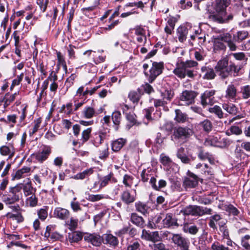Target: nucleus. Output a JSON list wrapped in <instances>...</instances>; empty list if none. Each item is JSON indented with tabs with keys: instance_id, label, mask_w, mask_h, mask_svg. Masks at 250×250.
I'll list each match as a JSON object with an SVG mask.
<instances>
[{
	"instance_id": "obj_37",
	"label": "nucleus",
	"mask_w": 250,
	"mask_h": 250,
	"mask_svg": "<svg viewBox=\"0 0 250 250\" xmlns=\"http://www.w3.org/2000/svg\"><path fill=\"white\" fill-rule=\"evenodd\" d=\"M249 35V33L246 31H239L235 35H233V39L238 42H241L243 40L246 39Z\"/></svg>"
},
{
	"instance_id": "obj_52",
	"label": "nucleus",
	"mask_w": 250,
	"mask_h": 250,
	"mask_svg": "<svg viewBox=\"0 0 250 250\" xmlns=\"http://www.w3.org/2000/svg\"><path fill=\"white\" fill-rule=\"evenodd\" d=\"M164 100L170 101L174 96V91L171 89H166L161 93Z\"/></svg>"
},
{
	"instance_id": "obj_14",
	"label": "nucleus",
	"mask_w": 250,
	"mask_h": 250,
	"mask_svg": "<svg viewBox=\"0 0 250 250\" xmlns=\"http://www.w3.org/2000/svg\"><path fill=\"white\" fill-rule=\"evenodd\" d=\"M70 215L68 210L62 208H56L54 211V215L61 220H66Z\"/></svg>"
},
{
	"instance_id": "obj_26",
	"label": "nucleus",
	"mask_w": 250,
	"mask_h": 250,
	"mask_svg": "<svg viewBox=\"0 0 250 250\" xmlns=\"http://www.w3.org/2000/svg\"><path fill=\"white\" fill-rule=\"evenodd\" d=\"M0 153L3 156H8V158H12L15 154V150L13 146H3L0 147Z\"/></svg>"
},
{
	"instance_id": "obj_32",
	"label": "nucleus",
	"mask_w": 250,
	"mask_h": 250,
	"mask_svg": "<svg viewBox=\"0 0 250 250\" xmlns=\"http://www.w3.org/2000/svg\"><path fill=\"white\" fill-rule=\"evenodd\" d=\"M229 63L232 72V76L234 77L238 76L240 70L243 67V65L242 63H236L231 61Z\"/></svg>"
},
{
	"instance_id": "obj_28",
	"label": "nucleus",
	"mask_w": 250,
	"mask_h": 250,
	"mask_svg": "<svg viewBox=\"0 0 250 250\" xmlns=\"http://www.w3.org/2000/svg\"><path fill=\"white\" fill-rule=\"evenodd\" d=\"M111 118L114 124L115 130H118L121 121V114L120 112L115 111L111 115Z\"/></svg>"
},
{
	"instance_id": "obj_20",
	"label": "nucleus",
	"mask_w": 250,
	"mask_h": 250,
	"mask_svg": "<svg viewBox=\"0 0 250 250\" xmlns=\"http://www.w3.org/2000/svg\"><path fill=\"white\" fill-rule=\"evenodd\" d=\"M223 108L228 113L232 115H236L239 112L238 107L235 104L231 103L223 104Z\"/></svg>"
},
{
	"instance_id": "obj_53",
	"label": "nucleus",
	"mask_w": 250,
	"mask_h": 250,
	"mask_svg": "<svg viewBox=\"0 0 250 250\" xmlns=\"http://www.w3.org/2000/svg\"><path fill=\"white\" fill-rule=\"evenodd\" d=\"M250 235H246L241 238V245L245 250H250Z\"/></svg>"
},
{
	"instance_id": "obj_43",
	"label": "nucleus",
	"mask_w": 250,
	"mask_h": 250,
	"mask_svg": "<svg viewBox=\"0 0 250 250\" xmlns=\"http://www.w3.org/2000/svg\"><path fill=\"white\" fill-rule=\"evenodd\" d=\"M221 220V217L219 214H215L210 217L209 219L208 225L213 229H217V226L215 222H217Z\"/></svg>"
},
{
	"instance_id": "obj_54",
	"label": "nucleus",
	"mask_w": 250,
	"mask_h": 250,
	"mask_svg": "<svg viewBox=\"0 0 250 250\" xmlns=\"http://www.w3.org/2000/svg\"><path fill=\"white\" fill-rule=\"evenodd\" d=\"M242 133V129L238 126L233 125L231 126L229 129L227 131V134L229 135L230 134H235L239 135Z\"/></svg>"
},
{
	"instance_id": "obj_35",
	"label": "nucleus",
	"mask_w": 250,
	"mask_h": 250,
	"mask_svg": "<svg viewBox=\"0 0 250 250\" xmlns=\"http://www.w3.org/2000/svg\"><path fill=\"white\" fill-rule=\"evenodd\" d=\"M175 112L176 116L174 119L177 122L183 123L187 120L188 118L187 115L183 113L180 109H176Z\"/></svg>"
},
{
	"instance_id": "obj_29",
	"label": "nucleus",
	"mask_w": 250,
	"mask_h": 250,
	"mask_svg": "<svg viewBox=\"0 0 250 250\" xmlns=\"http://www.w3.org/2000/svg\"><path fill=\"white\" fill-rule=\"evenodd\" d=\"M199 126L207 133L210 132L213 128L212 123L208 119H205L204 121L200 122Z\"/></svg>"
},
{
	"instance_id": "obj_39",
	"label": "nucleus",
	"mask_w": 250,
	"mask_h": 250,
	"mask_svg": "<svg viewBox=\"0 0 250 250\" xmlns=\"http://www.w3.org/2000/svg\"><path fill=\"white\" fill-rule=\"evenodd\" d=\"M78 219L71 217L69 220L65 221V225L69 229L73 231L78 228Z\"/></svg>"
},
{
	"instance_id": "obj_22",
	"label": "nucleus",
	"mask_w": 250,
	"mask_h": 250,
	"mask_svg": "<svg viewBox=\"0 0 250 250\" xmlns=\"http://www.w3.org/2000/svg\"><path fill=\"white\" fill-rule=\"evenodd\" d=\"M143 92L140 88H138L136 90L131 91L128 94V98L134 104H138Z\"/></svg>"
},
{
	"instance_id": "obj_55",
	"label": "nucleus",
	"mask_w": 250,
	"mask_h": 250,
	"mask_svg": "<svg viewBox=\"0 0 250 250\" xmlns=\"http://www.w3.org/2000/svg\"><path fill=\"white\" fill-rule=\"evenodd\" d=\"M6 216L9 218L17 221L18 222H21L23 221V217L21 213L17 212L16 214L8 212Z\"/></svg>"
},
{
	"instance_id": "obj_46",
	"label": "nucleus",
	"mask_w": 250,
	"mask_h": 250,
	"mask_svg": "<svg viewBox=\"0 0 250 250\" xmlns=\"http://www.w3.org/2000/svg\"><path fill=\"white\" fill-rule=\"evenodd\" d=\"M93 173V169L92 168H89L85 169L83 171L78 173L75 176V178L77 179H83L89 176Z\"/></svg>"
},
{
	"instance_id": "obj_24",
	"label": "nucleus",
	"mask_w": 250,
	"mask_h": 250,
	"mask_svg": "<svg viewBox=\"0 0 250 250\" xmlns=\"http://www.w3.org/2000/svg\"><path fill=\"white\" fill-rule=\"evenodd\" d=\"M130 221L134 225L141 228L144 226L145 220L142 217L139 216L136 213H131Z\"/></svg>"
},
{
	"instance_id": "obj_5",
	"label": "nucleus",
	"mask_w": 250,
	"mask_h": 250,
	"mask_svg": "<svg viewBox=\"0 0 250 250\" xmlns=\"http://www.w3.org/2000/svg\"><path fill=\"white\" fill-rule=\"evenodd\" d=\"M192 133L189 128L178 127L174 129L173 136L176 140H185L189 138Z\"/></svg>"
},
{
	"instance_id": "obj_23",
	"label": "nucleus",
	"mask_w": 250,
	"mask_h": 250,
	"mask_svg": "<svg viewBox=\"0 0 250 250\" xmlns=\"http://www.w3.org/2000/svg\"><path fill=\"white\" fill-rule=\"evenodd\" d=\"M183 230L185 233L196 235L199 231V228L195 225H191L188 223L183 224Z\"/></svg>"
},
{
	"instance_id": "obj_50",
	"label": "nucleus",
	"mask_w": 250,
	"mask_h": 250,
	"mask_svg": "<svg viewBox=\"0 0 250 250\" xmlns=\"http://www.w3.org/2000/svg\"><path fill=\"white\" fill-rule=\"evenodd\" d=\"M107 198L105 195L102 194H90L86 198L87 200L91 202H97L100 200Z\"/></svg>"
},
{
	"instance_id": "obj_40",
	"label": "nucleus",
	"mask_w": 250,
	"mask_h": 250,
	"mask_svg": "<svg viewBox=\"0 0 250 250\" xmlns=\"http://www.w3.org/2000/svg\"><path fill=\"white\" fill-rule=\"evenodd\" d=\"M145 237L147 240L153 242L159 241L161 239L158 231H153L150 233L146 232Z\"/></svg>"
},
{
	"instance_id": "obj_8",
	"label": "nucleus",
	"mask_w": 250,
	"mask_h": 250,
	"mask_svg": "<svg viewBox=\"0 0 250 250\" xmlns=\"http://www.w3.org/2000/svg\"><path fill=\"white\" fill-rule=\"evenodd\" d=\"M83 238L84 241L96 247L100 246L102 243V236L96 233H87L84 236Z\"/></svg>"
},
{
	"instance_id": "obj_15",
	"label": "nucleus",
	"mask_w": 250,
	"mask_h": 250,
	"mask_svg": "<svg viewBox=\"0 0 250 250\" xmlns=\"http://www.w3.org/2000/svg\"><path fill=\"white\" fill-rule=\"evenodd\" d=\"M98 114L95 109L90 106H85L82 111V116L85 119H91Z\"/></svg>"
},
{
	"instance_id": "obj_16",
	"label": "nucleus",
	"mask_w": 250,
	"mask_h": 250,
	"mask_svg": "<svg viewBox=\"0 0 250 250\" xmlns=\"http://www.w3.org/2000/svg\"><path fill=\"white\" fill-rule=\"evenodd\" d=\"M180 212L185 215L199 216V206H188L182 209Z\"/></svg>"
},
{
	"instance_id": "obj_27",
	"label": "nucleus",
	"mask_w": 250,
	"mask_h": 250,
	"mask_svg": "<svg viewBox=\"0 0 250 250\" xmlns=\"http://www.w3.org/2000/svg\"><path fill=\"white\" fill-rule=\"evenodd\" d=\"M150 184L152 188L156 190H159L161 188L165 187L167 186V182L164 180H160L158 182V185H156V179L154 177H151Z\"/></svg>"
},
{
	"instance_id": "obj_30",
	"label": "nucleus",
	"mask_w": 250,
	"mask_h": 250,
	"mask_svg": "<svg viewBox=\"0 0 250 250\" xmlns=\"http://www.w3.org/2000/svg\"><path fill=\"white\" fill-rule=\"evenodd\" d=\"M82 232L78 231L68 233V240L70 243H77L83 238Z\"/></svg>"
},
{
	"instance_id": "obj_38",
	"label": "nucleus",
	"mask_w": 250,
	"mask_h": 250,
	"mask_svg": "<svg viewBox=\"0 0 250 250\" xmlns=\"http://www.w3.org/2000/svg\"><path fill=\"white\" fill-rule=\"evenodd\" d=\"M30 170L31 168L29 167H23L16 171L15 174L13 176L12 180L21 179L24 174L29 173Z\"/></svg>"
},
{
	"instance_id": "obj_49",
	"label": "nucleus",
	"mask_w": 250,
	"mask_h": 250,
	"mask_svg": "<svg viewBox=\"0 0 250 250\" xmlns=\"http://www.w3.org/2000/svg\"><path fill=\"white\" fill-rule=\"evenodd\" d=\"M151 169L150 168H147L144 169L141 173L142 180L144 182H147L148 179H151L152 176Z\"/></svg>"
},
{
	"instance_id": "obj_51",
	"label": "nucleus",
	"mask_w": 250,
	"mask_h": 250,
	"mask_svg": "<svg viewBox=\"0 0 250 250\" xmlns=\"http://www.w3.org/2000/svg\"><path fill=\"white\" fill-rule=\"evenodd\" d=\"M91 131V127L87 128L83 131L81 140L83 143H85L89 139Z\"/></svg>"
},
{
	"instance_id": "obj_1",
	"label": "nucleus",
	"mask_w": 250,
	"mask_h": 250,
	"mask_svg": "<svg viewBox=\"0 0 250 250\" xmlns=\"http://www.w3.org/2000/svg\"><path fill=\"white\" fill-rule=\"evenodd\" d=\"M230 0H215L214 9L216 13L209 16V19L219 23H227L233 19L231 13L228 14L226 8L230 4Z\"/></svg>"
},
{
	"instance_id": "obj_47",
	"label": "nucleus",
	"mask_w": 250,
	"mask_h": 250,
	"mask_svg": "<svg viewBox=\"0 0 250 250\" xmlns=\"http://www.w3.org/2000/svg\"><path fill=\"white\" fill-rule=\"evenodd\" d=\"M219 226V230L223 233V237L224 238L229 239V230L226 226V222L222 221L218 223Z\"/></svg>"
},
{
	"instance_id": "obj_34",
	"label": "nucleus",
	"mask_w": 250,
	"mask_h": 250,
	"mask_svg": "<svg viewBox=\"0 0 250 250\" xmlns=\"http://www.w3.org/2000/svg\"><path fill=\"white\" fill-rule=\"evenodd\" d=\"M113 174L110 173L108 175L104 176L101 179V183L100 184V188L105 187L109 182L112 181L113 182L116 183L117 180L115 178L113 177Z\"/></svg>"
},
{
	"instance_id": "obj_25",
	"label": "nucleus",
	"mask_w": 250,
	"mask_h": 250,
	"mask_svg": "<svg viewBox=\"0 0 250 250\" xmlns=\"http://www.w3.org/2000/svg\"><path fill=\"white\" fill-rule=\"evenodd\" d=\"M186 67L184 65V62L177 64L176 67L174 69L173 72L178 77L183 79L185 78Z\"/></svg>"
},
{
	"instance_id": "obj_57",
	"label": "nucleus",
	"mask_w": 250,
	"mask_h": 250,
	"mask_svg": "<svg viewBox=\"0 0 250 250\" xmlns=\"http://www.w3.org/2000/svg\"><path fill=\"white\" fill-rule=\"evenodd\" d=\"M38 201V198L34 193L26 199V204L31 207H34L37 205Z\"/></svg>"
},
{
	"instance_id": "obj_11",
	"label": "nucleus",
	"mask_w": 250,
	"mask_h": 250,
	"mask_svg": "<svg viewBox=\"0 0 250 250\" xmlns=\"http://www.w3.org/2000/svg\"><path fill=\"white\" fill-rule=\"evenodd\" d=\"M51 152V147L48 146H44L41 151L35 154L36 159L40 163L46 160Z\"/></svg>"
},
{
	"instance_id": "obj_45",
	"label": "nucleus",
	"mask_w": 250,
	"mask_h": 250,
	"mask_svg": "<svg viewBox=\"0 0 250 250\" xmlns=\"http://www.w3.org/2000/svg\"><path fill=\"white\" fill-rule=\"evenodd\" d=\"M208 111L211 113L215 114L219 119L223 118L224 113L221 108L218 105H215L208 109Z\"/></svg>"
},
{
	"instance_id": "obj_61",
	"label": "nucleus",
	"mask_w": 250,
	"mask_h": 250,
	"mask_svg": "<svg viewBox=\"0 0 250 250\" xmlns=\"http://www.w3.org/2000/svg\"><path fill=\"white\" fill-rule=\"evenodd\" d=\"M212 209L199 206V216H203L205 214H211Z\"/></svg>"
},
{
	"instance_id": "obj_12",
	"label": "nucleus",
	"mask_w": 250,
	"mask_h": 250,
	"mask_svg": "<svg viewBox=\"0 0 250 250\" xmlns=\"http://www.w3.org/2000/svg\"><path fill=\"white\" fill-rule=\"evenodd\" d=\"M102 243L112 247H116L118 245V238L111 234L105 233L102 235Z\"/></svg>"
},
{
	"instance_id": "obj_6",
	"label": "nucleus",
	"mask_w": 250,
	"mask_h": 250,
	"mask_svg": "<svg viewBox=\"0 0 250 250\" xmlns=\"http://www.w3.org/2000/svg\"><path fill=\"white\" fill-rule=\"evenodd\" d=\"M172 242L182 250H188L190 242L189 240L180 234H172Z\"/></svg>"
},
{
	"instance_id": "obj_21",
	"label": "nucleus",
	"mask_w": 250,
	"mask_h": 250,
	"mask_svg": "<svg viewBox=\"0 0 250 250\" xmlns=\"http://www.w3.org/2000/svg\"><path fill=\"white\" fill-rule=\"evenodd\" d=\"M237 95L236 87L232 84H229L226 90L225 97L229 100H233L235 99Z\"/></svg>"
},
{
	"instance_id": "obj_31",
	"label": "nucleus",
	"mask_w": 250,
	"mask_h": 250,
	"mask_svg": "<svg viewBox=\"0 0 250 250\" xmlns=\"http://www.w3.org/2000/svg\"><path fill=\"white\" fill-rule=\"evenodd\" d=\"M126 141L123 138H119L112 143V149L113 151L117 152L119 151L125 145Z\"/></svg>"
},
{
	"instance_id": "obj_44",
	"label": "nucleus",
	"mask_w": 250,
	"mask_h": 250,
	"mask_svg": "<svg viewBox=\"0 0 250 250\" xmlns=\"http://www.w3.org/2000/svg\"><path fill=\"white\" fill-rule=\"evenodd\" d=\"M242 98L244 100H247L250 98V85H247L242 86L240 92Z\"/></svg>"
},
{
	"instance_id": "obj_62",
	"label": "nucleus",
	"mask_w": 250,
	"mask_h": 250,
	"mask_svg": "<svg viewBox=\"0 0 250 250\" xmlns=\"http://www.w3.org/2000/svg\"><path fill=\"white\" fill-rule=\"evenodd\" d=\"M99 157L101 159H104L108 156V148L105 147L102 149L99 150L98 151Z\"/></svg>"
},
{
	"instance_id": "obj_42",
	"label": "nucleus",
	"mask_w": 250,
	"mask_h": 250,
	"mask_svg": "<svg viewBox=\"0 0 250 250\" xmlns=\"http://www.w3.org/2000/svg\"><path fill=\"white\" fill-rule=\"evenodd\" d=\"M178 39L180 42H183L187 38L188 29L185 27H180L177 29Z\"/></svg>"
},
{
	"instance_id": "obj_58",
	"label": "nucleus",
	"mask_w": 250,
	"mask_h": 250,
	"mask_svg": "<svg viewBox=\"0 0 250 250\" xmlns=\"http://www.w3.org/2000/svg\"><path fill=\"white\" fill-rule=\"evenodd\" d=\"M72 104L68 103L65 105H63L61 109L60 112L64 113L66 115H69L72 113Z\"/></svg>"
},
{
	"instance_id": "obj_2",
	"label": "nucleus",
	"mask_w": 250,
	"mask_h": 250,
	"mask_svg": "<svg viewBox=\"0 0 250 250\" xmlns=\"http://www.w3.org/2000/svg\"><path fill=\"white\" fill-rule=\"evenodd\" d=\"M215 70L217 74L223 79L232 76V72L227 58H224L219 60L215 66Z\"/></svg>"
},
{
	"instance_id": "obj_48",
	"label": "nucleus",
	"mask_w": 250,
	"mask_h": 250,
	"mask_svg": "<svg viewBox=\"0 0 250 250\" xmlns=\"http://www.w3.org/2000/svg\"><path fill=\"white\" fill-rule=\"evenodd\" d=\"M182 151H185L183 147H180L177 151V156L184 164H188L190 162V159L186 155V154H180Z\"/></svg>"
},
{
	"instance_id": "obj_33",
	"label": "nucleus",
	"mask_w": 250,
	"mask_h": 250,
	"mask_svg": "<svg viewBox=\"0 0 250 250\" xmlns=\"http://www.w3.org/2000/svg\"><path fill=\"white\" fill-rule=\"evenodd\" d=\"M198 156L202 160H205L207 159L211 164H214V159L213 157L208 152H206L204 150L201 149L200 150L198 154Z\"/></svg>"
},
{
	"instance_id": "obj_4",
	"label": "nucleus",
	"mask_w": 250,
	"mask_h": 250,
	"mask_svg": "<svg viewBox=\"0 0 250 250\" xmlns=\"http://www.w3.org/2000/svg\"><path fill=\"white\" fill-rule=\"evenodd\" d=\"M164 68L163 62H153L148 72H145V75L148 77L149 83H152L155 79L160 75Z\"/></svg>"
},
{
	"instance_id": "obj_63",
	"label": "nucleus",
	"mask_w": 250,
	"mask_h": 250,
	"mask_svg": "<svg viewBox=\"0 0 250 250\" xmlns=\"http://www.w3.org/2000/svg\"><path fill=\"white\" fill-rule=\"evenodd\" d=\"M132 177L130 175L125 174L124 176L123 183L127 187H130L132 184Z\"/></svg>"
},
{
	"instance_id": "obj_56",
	"label": "nucleus",
	"mask_w": 250,
	"mask_h": 250,
	"mask_svg": "<svg viewBox=\"0 0 250 250\" xmlns=\"http://www.w3.org/2000/svg\"><path fill=\"white\" fill-rule=\"evenodd\" d=\"M57 58L58 61V65L62 66L63 70L65 71H67V66L66 64L65 61L63 56L62 55L61 52H58L57 53Z\"/></svg>"
},
{
	"instance_id": "obj_41",
	"label": "nucleus",
	"mask_w": 250,
	"mask_h": 250,
	"mask_svg": "<svg viewBox=\"0 0 250 250\" xmlns=\"http://www.w3.org/2000/svg\"><path fill=\"white\" fill-rule=\"evenodd\" d=\"M121 199L125 203L129 204L135 201V198L131 195L128 191H125L123 192Z\"/></svg>"
},
{
	"instance_id": "obj_19",
	"label": "nucleus",
	"mask_w": 250,
	"mask_h": 250,
	"mask_svg": "<svg viewBox=\"0 0 250 250\" xmlns=\"http://www.w3.org/2000/svg\"><path fill=\"white\" fill-rule=\"evenodd\" d=\"M201 72L204 79H213L216 76L214 70L212 68L207 66H203L201 68Z\"/></svg>"
},
{
	"instance_id": "obj_9",
	"label": "nucleus",
	"mask_w": 250,
	"mask_h": 250,
	"mask_svg": "<svg viewBox=\"0 0 250 250\" xmlns=\"http://www.w3.org/2000/svg\"><path fill=\"white\" fill-rule=\"evenodd\" d=\"M198 183L197 176L191 172H188V177L184 179L183 186L186 188H195Z\"/></svg>"
},
{
	"instance_id": "obj_10",
	"label": "nucleus",
	"mask_w": 250,
	"mask_h": 250,
	"mask_svg": "<svg viewBox=\"0 0 250 250\" xmlns=\"http://www.w3.org/2000/svg\"><path fill=\"white\" fill-rule=\"evenodd\" d=\"M197 93L194 91L186 90L182 93L180 99L182 101L185 102L186 104L188 105L194 102Z\"/></svg>"
},
{
	"instance_id": "obj_64",
	"label": "nucleus",
	"mask_w": 250,
	"mask_h": 250,
	"mask_svg": "<svg viewBox=\"0 0 250 250\" xmlns=\"http://www.w3.org/2000/svg\"><path fill=\"white\" fill-rule=\"evenodd\" d=\"M125 116L126 119L130 123V125H133L136 123L135 115L133 113L130 112L126 113Z\"/></svg>"
},
{
	"instance_id": "obj_3",
	"label": "nucleus",
	"mask_w": 250,
	"mask_h": 250,
	"mask_svg": "<svg viewBox=\"0 0 250 250\" xmlns=\"http://www.w3.org/2000/svg\"><path fill=\"white\" fill-rule=\"evenodd\" d=\"M21 188L19 186L11 187L9 189V193L3 194L2 195V201L7 205H12L20 200L19 193Z\"/></svg>"
},
{
	"instance_id": "obj_17",
	"label": "nucleus",
	"mask_w": 250,
	"mask_h": 250,
	"mask_svg": "<svg viewBox=\"0 0 250 250\" xmlns=\"http://www.w3.org/2000/svg\"><path fill=\"white\" fill-rule=\"evenodd\" d=\"M163 227L165 228H168L172 226H178L177 220L173 217L171 213H167L166 217L163 220Z\"/></svg>"
},
{
	"instance_id": "obj_7",
	"label": "nucleus",
	"mask_w": 250,
	"mask_h": 250,
	"mask_svg": "<svg viewBox=\"0 0 250 250\" xmlns=\"http://www.w3.org/2000/svg\"><path fill=\"white\" fill-rule=\"evenodd\" d=\"M215 93V90H207L201 95V103L204 107L208 105H211L214 103L215 100L214 95Z\"/></svg>"
},
{
	"instance_id": "obj_18",
	"label": "nucleus",
	"mask_w": 250,
	"mask_h": 250,
	"mask_svg": "<svg viewBox=\"0 0 250 250\" xmlns=\"http://www.w3.org/2000/svg\"><path fill=\"white\" fill-rule=\"evenodd\" d=\"M17 186H19L23 189L24 194L25 196H28L35 193L36 189L34 188L32 186L31 181H29L25 184H21Z\"/></svg>"
},
{
	"instance_id": "obj_59",
	"label": "nucleus",
	"mask_w": 250,
	"mask_h": 250,
	"mask_svg": "<svg viewBox=\"0 0 250 250\" xmlns=\"http://www.w3.org/2000/svg\"><path fill=\"white\" fill-rule=\"evenodd\" d=\"M42 123L41 118H39L37 119H36L34 121V127L33 128L32 131L30 132V135H33L35 133H36L40 127L41 124Z\"/></svg>"
},
{
	"instance_id": "obj_36",
	"label": "nucleus",
	"mask_w": 250,
	"mask_h": 250,
	"mask_svg": "<svg viewBox=\"0 0 250 250\" xmlns=\"http://www.w3.org/2000/svg\"><path fill=\"white\" fill-rule=\"evenodd\" d=\"M135 207L136 210L143 214H146L149 209V207L146 203L140 201L136 202L135 204Z\"/></svg>"
},
{
	"instance_id": "obj_60",
	"label": "nucleus",
	"mask_w": 250,
	"mask_h": 250,
	"mask_svg": "<svg viewBox=\"0 0 250 250\" xmlns=\"http://www.w3.org/2000/svg\"><path fill=\"white\" fill-rule=\"evenodd\" d=\"M211 250H229L228 247L220 244L218 242L213 243L211 247Z\"/></svg>"
},
{
	"instance_id": "obj_13",
	"label": "nucleus",
	"mask_w": 250,
	"mask_h": 250,
	"mask_svg": "<svg viewBox=\"0 0 250 250\" xmlns=\"http://www.w3.org/2000/svg\"><path fill=\"white\" fill-rule=\"evenodd\" d=\"M18 95V92H16L14 94L7 93L3 97H0V103H3L4 107L6 108L15 100Z\"/></svg>"
}]
</instances>
